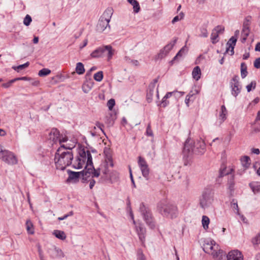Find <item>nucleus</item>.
I'll return each instance as SVG.
<instances>
[{
    "mask_svg": "<svg viewBox=\"0 0 260 260\" xmlns=\"http://www.w3.org/2000/svg\"><path fill=\"white\" fill-rule=\"evenodd\" d=\"M73 155L71 149L61 145L55 153L54 161L57 169L63 170L72 163Z\"/></svg>",
    "mask_w": 260,
    "mask_h": 260,
    "instance_id": "obj_1",
    "label": "nucleus"
},
{
    "mask_svg": "<svg viewBox=\"0 0 260 260\" xmlns=\"http://www.w3.org/2000/svg\"><path fill=\"white\" fill-rule=\"evenodd\" d=\"M92 156L88 150L84 149H80L79 156L73 162V167L76 169H80L84 167V170H90L92 168Z\"/></svg>",
    "mask_w": 260,
    "mask_h": 260,
    "instance_id": "obj_2",
    "label": "nucleus"
},
{
    "mask_svg": "<svg viewBox=\"0 0 260 260\" xmlns=\"http://www.w3.org/2000/svg\"><path fill=\"white\" fill-rule=\"evenodd\" d=\"M158 212L163 216L173 219L178 215L177 207L166 201L160 202L157 205Z\"/></svg>",
    "mask_w": 260,
    "mask_h": 260,
    "instance_id": "obj_3",
    "label": "nucleus"
},
{
    "mask_svg": "<svg viewBox=\"0 0 260 260\" xmlns=\"http://www.w3.org/2000/svg\"><path fill=\"white\" fill-rule=\"evenodd\" d=\"M205 252L210 254L216 260H221L225 255V252L221 249L219 245H203Z\"/></svg>",
    "mask_w": 260,
    "mask_h": 260,
    "instance_id": "obj_4",
    "label": "nucleus"
},
{
    "mask_svg": "<svg viewBox=\"0 0 260 260\" xmlns=\"http://www.w3.org/2000/svg\"><path fill=\"white\" fill-rule=\"evenodd\" d=\"M0 159L11 166L15 165L18 163V159L15 154L4 149L1 145H0Z\"/></svg>",
    "mask_w": 260,
    "mask_h": 260,
    "instance_id": "obj_5",
    "label": "nucleus"
},
{
    "mask_svg": "<svg viewBox=\"0 0 260 260\" xmlns=\"http://www.w3.org/2000/svg\"><path fill=\"white\" fill-rule=\"evenodd\" d=\"M214 201V193L211 190L206 189L200 198V205L204 209L209 208Z\"/></svg>",
    "mask_w": 260,
    "mask_h": 260,
    "instance_id": "obj_6",
    "label": "nucleus"
},
{
    "mask_svg": "<svg viewBox=\"0 0 260 260\" xmlns=\"http://www.w3.org/2000/svg\"><path fill=\"white\" fill-rule=\"evenodd\" d=\"M182 152L184 159V165L185 166L190 165V159H188L187 158L194 153V141L190 138H188L186 140Z\"/></svg>",
    "mask_w": 260,
    "mask_h": 260,
    "instance_id": "obj_7",
    "label": "nucleus"
},
{
    "mask_svg": "<svg viewBox=\"0 0 260 260\" xmlns=\"http://www.w3.org/2000/svg\"><path fill=\"white\" fill-rule=\"evenodd\" d=\"M49 139L50 141V143L52 142L51 145L53 146L54 145H57L59 144L61 145H64L62 144V143L67 142L68 140L66 136L60 135L59 131L56 128H53L51 129L49 133Z\"/></svg>",
    "mask_w": 260,
    "mask_h": 260,
    "instance_id": "obj_8",
    "label": "nucleus"
},
{
    "mask_svg": "<svg viewBox=\"0 0 260 260\" xmlns=\"http://www.w3.org/2000/svg\"><path fill=\"white\" fill-rule=\"evenodd\" d=\"M139 211L146 223L151 228H153L155 226V224L152 214L149 210L145 207L143 204H141L139 207Z\"/></svg>",
    "mask_w": 260,
    "mask_h": 260,
    "instance_id": "obj_9",
    "label": "nucleus"
},
{
    "mask_svg": "<svg viewBox=\"0 0 260 260\" xmlns=\"http://www.w3.org/2000/svg\"><path fill=\"white\" fill-rule=\"evenodd\" d=\"M138 164L143 176L148 179L150 170L146 161L144 158L139 156Z\"/></svg>",
    "mask_w": 260,
    "mask_h": 260,
    "instance_id": "obj_10",
    "label": "nucleus"
},
{
    "mask_svg": "<svg viewBox=\"0 0 260 260\" xmlns=\"http://www.w3.org/2000/svg\"><path fill=\"white\" fill-rule=\"evenodd\" d=\"M206 151V145L204 141L200 139L194 142V153L203 154Z\"/></svg>",
    "mask_w": 260,
    "mask_h": 260,
    "instance_id": "obj_11",
    "label": "nucleus"
},
{
    "mask_svg": "<svg viewBox=\"0 0 260 260\" xmlns=\"http://www.w3.org/2000/svg\"><path fill=\"white\" fill-rule=\"evenodd\" d=\"M231 87L232 95L236 97L241 92V87L240 86L238 76H235L233 78L231 82Z\"/></svg>",
    "mask_w": 260,
    "mask_h": 260,
    "instance_id": "obj_12",
    "label": "nucleus"
},
{
    "mask_svg": "<svg viewBox=\"0 0 260 260\" xmlns=\"http://www.w3.org/2000/svg\"><path fill=\"white\" fill-rule=\"evenodd\" d=\"M224 30V27L221 25L217 26L212 30L211 40L213 44H215L218 42V36L219 35L223 34Z\"/></svg>",
    "mask_w": 260,
    "mask_h": 260,
    "instance_id": "obj_13",
    "label": "nucleus"
},
{
    "mask_svg": "<svg viewBox=\"0 0 260 260\" xmlns=\"http://www.w3.org/2000/svg\"><path fill=\"white\" fill-rule=\"evenodd\" d=\"M48 253L53 258H61L64 257V253L62 250L53 245L49 248Z\"/></svg>",
    "mask_w": 260,
    "mask_h": 260,
    "instance_id": "obj_14",
    "label": "nucleus"
},
{
    "mask_svg": "<svg viewBox=\"0 0 260 260\" xmlns=\"http://www.w3.org/2000/svg\"><path fill=\"white\" fill-rule=\"evenodd\" d=\"M177 42V39H175L173 41L170 42L169 44L166 45L162 49H161L158 54V57L159 58L165 57L169 52L172 50L175 44Z\"/></svg>",
    "mask_w": 260,
    "mask_h": 260,
    "instance_id": "obj_15",
    "label": "nucleus"
},
{
    "mask_svg": "<svg viewBox=\"0 0 260 260\" xmlns=\"http://www.w3.org/2000/svg\"><path fill=\"white\" fill-rule=\"evenodd\" d=\"M226 257L227 260H243L242 253L238 250H231Z\"/></svg>",
    "mask_w": 260,
    "mask_h": 260,
    "instance_id": "obj_16",
    "label": "nucleus"
},
{
    "mask_svg": "<svg viewBox=\"0 0 260 260\" xmlns=\"http://www.w3.org/2000/svg\"><path fill=\"white\" fill-rule=\"evenodd\" d=\"M82 174V172H75L70 171L69 172V177L67 180L68 183H75L79 181L80 174Z\"/></svg>",
    "mask_w": 260,
    "mask_h": 260,
    "instance_id": "obj_17",
    "label": "nucleus"
},
{
    "mask_svg": "<svg viewBox=\"0 0 260 260\" xmlns=\"http://www.w3.org/2000/svg\"><path fill=\"white\" fill-rule=\"evenodd\" d=\"M136 230L138 235L140 241L142 243L145 242L146 230L143 225L139 224L136 226Z\"/></svg>",
    "mask_w": 260,
    "mask_h": 260,
    "instance_id": "obj_18",
    "label": "nucleus"
},
{
    "mask_svg": "<svg viewBox=\"0 0 260 260\" xmlns=\"http://www.w3.org/2000/svg\"><path fill=\"white\" fill-rule=\"evenodd\" d=\"M237 40V37H232L226 44V52H230L231 55L234 53V49Z\"/></svg>",
    "mask_w": 260,
    "mask_h": 260,
    "instance_id": "obj_19",
    "label": "nucleus"
},
{
    "mask_svg": "<svg viewBox=\"0 0 260 260\" xmlns=\"http://www.w3.org/2000/svg\"><path fill=\"white\" fill-rule=\"evenodd\" d=\"M101 49L103 50V56L107 52V60L108 61L110 60L114 54V50L112 46L111 45L103 46L101 47Z\"/></svg>",
    "mask_w": 260,
    "mask_h": 260,
    "instance_id": "obj_20",
    "label": "nucleus"
},
{
    "mask_svg": "<svg viewBox=\"0 0 260 260\" xmlns=\"http://www.w3.org/2000/svg\"><path fill=\"white\" fill-rule=\"evenodd\" d=\"M100 175V172L98 170H95L94 169L93 164L92 163V168L90 170H83L82 176L85 177H88L91 176L92 177H98Z\"/></svg>",
    "mask_w": 260,
    "mask_h": 260,
    "instance_id": "obj_21",
    "label": "nucleus"
},
{
    "mask_svg": "<svg viewBox=\"0 0 260 260\" xmlns=\"http://www.w3.org/2000/svg\"><path fill=\"white\" fill-rule=\"evenodd\" d=\"M109 23V21L100 18L96 26L97 30L99 32H102L106 29L108 27V29H109L110 25Z\"/></svg>",
    "mask_w": 260,
    "mask_h": 260,
    "instance_id": "obj_22",
    "label": "nucleus"
},
{
    "mask_svg": "<svg viewBox=\"0 0 260 260\" xmlns=\"http://www.w3.org/2000/svg\"><path fill=\"white\" fill-rule=\"evenodd\" d=\"M228 111L224 105L221 106L219 113L218 122L219 124L222 123L226 119Z\"/></svg>",
    "mask_w": 260,
    "mask_h": 260,
    "instance_id": "obj_23",
    "label": "nucleus"
},
{
    "mask_svg": "<svg viewBox=\"0 0 260 260\" xmlns=\"http://www.w3.org/2000/svg\"><path fill=\"white\" fill-rule=\"evenodd\" d=\"M113 12V9L112 8H108L104 11L100 18L110 22Z\"/></svg>",
    "mask_w": 260,
    "mask_h": 260,
    "instance_id": "obj_24",
    "label": "nucleus"
},
{
    "mask_svg": "<svg viewBox=\"0 0 260 260\" xmlns=\"http://www.w3.org/2000/svg\"><path fill=\"white\" fill-rule=\"evenodd\" d=\"M93 82L92 80L86 81L82 85V90L85 93L89 92L93 86Z\"/></svg>",
    "mask_w": 260,
    "mask_h": 260,
    "instance_id": "obj_25",
    "label": "nucleus"
},
{
    "mask_svg": "<svg viewBox=\"0 0 260 260\" xmlns=\"http://www.w3.org/2000/svg\"><path fill=\"white\" fill-rule=\"evenodd\" d=\"M249 186L254 194L260 193V182H254L249 184Z\"/></svg>",
    "mask_w": 260,
    "mask_h": 260,
    "instance_id": "obj_26",
    "label": "nucleus"
},
{
    "mask_svg": "<svg viewBox=\"0 0 260 260\" xmlns=\"http://www.w3.org/2000/svg\"><path fill=\"white\" fill-rule=\"evenodd\" d=\"M192 77L196 81H198L201 75V71L199 66H196L193 70L192 72Z\"/></svg>",
    "mask_w": 260,
    "mask_h": 260,
    "instance_id": "obj_27",
    "label": "nucleus"
},
{
    "mask_svg": "<svg viewBox=\"0 0 260 260\" xmlns=\"http://www.w3.org/2000/svg\"><path fill=\"white\" fill-rule=\"evenodd\" d=\"M90 56L92 58H100L103 57V50L101 49V47L98 48L94 50L91 54Z\"/></svg>",
    "mask_w": 260,
    "mask_h": 260,
    "instance_id": "obj_28",
    "label": "nucleus"
},
{
    "mask_svg": "<svg viewBox=\"0 0 260 260\" xmlns=\"http://www.w3.org/2000/svg\"><path fill=\"white\" fill-rule=\"evenodd\" d=\"M75 70L78 75L83 74L85 72V69L83 64L80 62L77 63Z\"/></svg>",
    "mask_w": 260,
    "mask_h": 260,
    "instance_id": "obj_29",
    "label": "nucleus"
},
{
    "mask_svg": "<svg viewBox=\"0 0 260 260\" xmlns=\"http://www.w3.org/2000/svg\"><path fill=\"white\" fill-rule=\"evenodd\" d=\"M210 219L206 215H203L202 218V224L204 230H206L209 228Z\"/></svg>",
    "mask_w": 260,
    "mask_h": 260,
    "instance_id": "obj_30",
    "label": "nucleus"
},
{
    "mask_svg": "<svg viewBox=\"0 0 260 260\" xmlns=\"http://www.w3.org/2000/svg\"><path fill=\"white\" fill-rule=\"evenodd\" d=\"M127 1L133 6L134 11L135 13H138L140 9L139 3L136 0Z\"/></svg>",
    "mask_w": 260,
    "mask_h": 260,
    "instance_id": "obj_31",
    "label": "nucleus"
},
{
    "mask_svg": "<svg viewBox=\"0 0 260 260\" xmlns=\"http://www.w3.org/2000/svg\"><path fill=\"white\" fill-rule=\"evenodd\" d=\"M241 161L243 166L245 168H247L250 165V158L249 156H244L241 158Z\"/></svg>",
    "mask_w": 260,
    "mask_h": 260,
    "instance_id": "obj_32",
    "label": "nucleus"
},
{
    "mask_svg": "<svg viewBox=\"0 0 260 260\" xmlns=\"http://www.w3.org/2000/svg\"><path fill=\"white\" fill-rule=\"evenodd\" d=\"M26 230L28 234H32L34 233V229L32 222L30 220H27L26 222Z\"/></svg>",
    "mask_w": 260,
    "mask_h": 260,
    "instance_id": "obj_33",
    "label": "nucleus"
},
{
    "mask_svg": "<svg viewBox=\"0 0 260 260\" xmlns=\"http://www.w3.org/2000/svg\"><path fill=\"white\" fill-rule=\"evenodd\" d=\"M247 75V67L245 63L241 64V75L242 78H244Z\"/></svg>",
    "mask_w": 260,
    "mask_h": 260,
    "instance_id": "obj_34",
    "label": "nucleus"
},
{
    "mask_svg": "<svg viewBox=\"0 0 260 260\" xmlns=\"http://www.w3.org/2000/svg\"><path fill=\"white\" fill-rule=\"evenodd\" d=\"M54 234L56 237L61 240L64 239L66 237L65 233L62 231L55 230L54 232Z\"/></svg>",
    "mask_w": 260,
    "mask_h": 260,
    "instance_id": "obj_35",
    "label": "nucleus"
},
{
    "mask_svg": "<svg viewBox=\"0 0 260 260\" xmlns=\"http://www.w3.org/2000/svg\"><path fill=\"white\" fill-rule=\"evenodd\" d=\"M105 162L106 163L107 166L108 167H113V162L112 160V158L111 156L109 154H106L105 157Z\"/></svg>",
    "mask_w": 260,
    "mask_h": 260,
    "instance_id": "obj_36",
    "label": "nucleus"
},
{
    "mask_svg": "<svg viewBox=\"0 0 260 260\" xmlns=\"http://www.w3.org/2000/svg\"><path fill=\"white\" fill-rule=\"evenodd\" d=\"M50 73L51 71L49 69L44 68L39 72L38 75L40 77H44L50 74Z\"/></svg>",
    "mask_w": 260,
    "mask_h": 260,
    "instance_id": "obj_37",
    "label": "nucleus"
},
{
    "mask_svg": "<svg viewBox=\"0 0 260 260\" xmlns=\"http://www.w3.org/2000/svg\"><path fill=\"white\" fill-rule=\"evenodd\" d=\"M94 79L98 82H100L103 78V74L102 71L96 73L93 76Z\"/></svg>",
    "mask_w": 260,
    "mask_h": 260,
    "instance_id": "obj_38",
    "label": "nucleus"
},
{
    "mask_svg": "<svg viewBox=\"0 0 260 260\" xmlns=\"http://www.w3.org/2000/svg\"><path fill=\"white\" fill-rule=\"evenodd\" d=\"M29 64V63L28 62H27L25 63L24 64L19 65L17 67H13L12 68L14 70H15V71L19 72L20 70H22L28 67Z\"/></svg>",
    "mask_w": 260,
    "mask_h": 260,
    "instance_id": "obj_39",
    "label": "nucleus"
},
{
    "mask_svg": "<svg viewBox=\"0 0 260 260\" xmlns=\"http://www.w3.org/2000/svg\"><path fill=\"white\" fill-rule=\"evenodd\" d=\"M250 32V30L249 27L247 25H244L242 31V36H245V37H247L249 35Z\"/></svg>",
    "mask_w": 260,
    "mask_h": 260,
    "instance_id": "obj_40",
    "label": "nucleus"
},
{
    "mask_svg": "<svg viewBox=\"0 0 260 260\" xmlns=\"http://www.w3.org/2000/svg\"><path fill=\"white\" fill-rule=\"evenodd\" d=\"M184 13L183 12H181L177 16H176L172 20V23H175V22L182 20L184 18Z\"/></svg>",
    "mask_w": 260,
    "mask_h": 260,
    "instance_id": "obj_41",
    "label": "nucleus"
},
{
    "mask_svg": "<svg viewBox=\"0 0 260 260\" xmlns=\"http://www.w3.org/2000/svg\"><path fill=\"white\" fill-rule=\"evenodd\" d=\"M178 93L180 94V96H182L184 93V92H177V91H173V92H169L167 93V94L164 96V99H168L170 96H171L172 95H175L176 93Z\"/></svg>",
    "mask_w": 260,
    "mask_h": 260,
    "instance_id": "obj_42",
    "label": "nucleus"
},
{
    "mask_svg": "<svg viewBox=\"0 0 260 260\" xmlns=\"http://www.w3.org/2000/svg\"><path fill=\"white\" fill-rule=\"evenodd\" d=\"M137 260H147L146 256L140 249L138 250Z\"/></svg>",
    "mask_w": 260,
    "mask_h": 260,
    "instance_id": "obj_43",
    "label": "nucleus"
},
{
    "mask_svg": "<svg viewBox=\"0 0 260 260\" xmlns=\"http://www.w3.org/2000/svg\"><path fill=\"white\" fill-rule=\"evenodd\" d=\"M187 48L185 46L183 47L176 54V55L174 57V59L181 57L182 56L183 54L187 52Z\"/></svg>",
    "mask_w": 260,
    "mask_h": 260,
    "instance_id": "obj_44",
    "label": "nucleus"
},
{
    "mask_svg": "<svg viewBox=\"0 0 260 260\" xmlns=\"http://www.w3.org/2000/svg\"><path fill=\"white\" fill-rule=\"evenodd\" d=\"M32 21L31 17L29 15H26L23 20V24L26 26H28Z\"/></svg>",
    "mask_w": 260,
    "mask_h": 260,
    "instance_id": "obj_45",
    "label": "nucleus"
},
{
    "mask_svg": "<svg viewBox=\"0 0 260 260\" xmlns=\"http://www.w3.org/2000/svg\"><path fill=\"white\" fill-rule=\"evenodd\" d=\"M256 87V82L255 81H252L249 84L246 86V89L248 92H250L252 89H255Z\"/></svg>",
    "mask_w": 260,
    "mask_h": 260,
    "instance_id": "obj_46",
    "label": "nucleus"
},
{
    "mask_svg": "<svg viewBox=\"0 0 260 260\" xmlns=\"http://www.w3.org/2000/svg\"><path fill=\"white\" fill-rule=\"evenodd\" d=\"M115 104V100L113 99L109 100L107 102V106L110 110H112Z\"/></svg>",
    "mask_w": 260,
    "mask_h": 260,
    "instance_id": "obj_47",
    "label": "nucleus"
},
{
    "mask_svg": "<svg viewBox=\"0 0 260 260\" xmlns=\"http://www.w3.org/2000/svg\"><path fill=\"white\" fill-rule=\"evenodd\" d=\"M157 82V80H154V83H152L151 85L149 86V88H150L152 87V89H150L149 92L147 93V97L151 95V96L153 95L154 89L155 88V83Z\"/></svg>",
    "mask_w": 260,
    "mask_h": 260,
    "instance_id": "obj_48",
    "label": "nucleus"
},
{
    "mask_svg": "<svg viewBox=\"0 0 260 260\" xmlns=\"http://www.w3.org/2000/svg\"><path fill=\"white\" fill-rule=\"evenodd\" d=\"M146 134L147 136L153 137V134L152 129H151L150 124H149L147 127Z\"/></svg>",
    "mask_w": 260,
    "mask_h": 260,
    "instance_id": "obj_49",
    "label": "nucleus"
},
{
    "mask_svg": "<svg viewBox=\"0 0 260 260\" xmlns=\"http://www.w3.org/2000/svg\"><path fill=\"white\" fill-rule=\"evenodd\" d=\"M253 244L260 243V232L252 239Z\"/></svg>",
    "mask_w": 260,
    "mask_h": 260,
    "instance_id": "obj_50",
    "label": "nucleus"
},
{
    "mask_svg": "<svg viewBox=\"0 0 260 260\" xmlns=\"http://www.w3.org/2000/svg\"><path fill=\"white\" fill-rule=\"evenodd\" d=\"M14 82H15V79L9 81L7 83H3L2 86V87L6 88H9V87H10L11 86L12 84Z\"/></svg>",
    "mask_w": 260,
    "mask_h": 260,
    "instance_id": "obj_51",
    "label": "nucleus"
},
{
    "mask_svg": "<svg viewBox=\"0 0 260 260\" xmlns=\"http://www.w3.org/2000/svg\"><path fill=\"white\" fill-rule=\"evenodd\" d=\"M95 125L96 126H94V129H96V127H97L98 128H99L102 132V133L105 134V132L103 129V128L104 127V125L102 123H101L100 122H97L95 124Z\"/></svg>",
    "mask_w": 260,
    "mask_h": 260,
    "instance_id": "obj_52",
    "label": "nucleus"
},
{
    "mask_svg": "<svg viewBox=\"0 0 260 260\" xmlns=\"http://www.w3.org/2000/svg\"><path fill=\"white\" fill-rule=\"evenodd\" d=\"M208 36V32L206 28H203L201 30L200 36L202 37L206 38Z\"/></svg>",
    "mask_w": 260,
    "mask_h": 260,
    "instance_id": "obj_53",
    "label": "nucleus"
},
{
    "mask_svg": "<svg viewBox=\"0 0 260 260\" xmlns=\"http://www.w3.org/2000/svg\"><path fill=\"white\" fill-rule=\"evenodd\" d=\"M254 67L256 69L260 68V57L256 58L254 62Z\"/></svg>",
    "mask_w": 260,
    "mask_h": 260,
    "instance_id": "obj_54",
    "label": "nucleus"
},
{
    "mask_svg": "<svg viewBox=\"0 0 260 260\" xmlns=\"http://www.w3.org/2000/svg\"><path fill=\"white\" fill-rule=\"evenodd\" d=\"M232 207L233 209H235L236 210V212H235L238 215H240V213H239V208H238V204L237 203H233L232 205Z\"/></svg>",
    "mask_w": 260,
    "mask_h": 260,
    "instance_id": "obj_55",
    "label": "nucleus"
},
{
    "mask_svg": "<svg viewBox=\"0 0 260 260\" xmlns=\"http://www.w3.org/2000/svg\"><path fill=\"white\" fill-rule=\"evenodd\" d=\"M192 96V94H188L186 96V98H185V103L186 104V105H187V107H189V101H190V97H191Z\"/></svg>",
    "mask_w": 260,
    "mask_h": 260,
    "instance_id": "obj_56",
    "label": "nucleus"
},
{
    "mask_svg": "<svg viewBox=\"0 0 260 260\" xmlns=\"http://www.w3.org/2000/svg\"><path fill=\"white\" fill-rule=\"evenodd\" d=\"M167 99H164V97L162 99L161 105L162 107H165L168 105L169 102L167 100Z\"/></svg>",
    "mask_w": 260,
    "mask_h": 260,
    "instance_id": "obj_57",
    "label": "nucleus"
},
{
    "mask_svg": "<svg viewBox=\"0 0 260 260\" xmlns=\"http://www.w3.org/2000/svg\"><path fill=\"white\" fill-rule=\"evenodd\" d=\"M229 176L231 177L230 181H229V183L230 184L229 188L231 189L232 187L234 184V183H233V175L232 174H230L229 175Z\"/></svg>",
    "mask_w": 260,
    "mask_h": 260,
    "instance_id": "obj_58",
    "label": "nucleus"
},
{
    "mask_svg": "<svg viewBox=\"0 0 260 260\" xmlns=\"http://www.w3.org/2000/svg\"><path fill=\"white\" fill-rule=\"evenodd\" d=\"M229 174L228 172H225V169H224L223 170H221L219 172V177H221L225 175Z\"/></svg>",
    "mask_w": 260,
    "mask_h": 260,
    "instance_id": "obj_59",
    "label": "nucleus"
},
{
    "mask_svg": "<svg viewBox=\"0 0 260 260\" xmlns=\"http://www.w3.org/2000/svg\"><path fill=\"white\" fill-rule=\"evenodd\" d=\"M251 151L253 153L258 155L260 153V151L258 148H252Z\"/></svg>",
    "mask_w": 260,
    "mask_h": 260,
    "instance_id": "obj_60",
    "label": "nucleus"
},
{
    "mask_svg": "<svg viewBox=\"0 0 260 260\" xmlns=\"http://www.w3.org/2000/svg\"><path fill=\"white\" fill-rule=\"evenodd\" d=\"M15 81H18V80H28L29 79L27 78V77H19V78H15Z\"/></svg>",
    "mask_w": 260,
    "mask_h": 260,
    "instance_id": "obj_61",
    "label": "nucleus"
},
{
    "mask_svg": "<svg viewBox=\"0 0 260 260\" xmlns=\"http://www.w3.org/2000/svg\"><path fill=\"white\" fill-rule=\"evenodd\" d=\"M95 181L94 180L91 179L90 180L89 187L90 189H92L93 188V187L95 185Z\"/></svg>",
    "mask_w": 260,
    "mask_h": 260,
    "instance_id": "obj_62",
    "label": "nucleus"
},
{
    "mask_svg": "<svg viewBox=\"0 0 260 260\" xmlns=\"http://www.w3.org/2000/svg\"><path fill=\"white\" fill-rule=\"evenodd\" d=\"M38 251H39V255H40V257L41 260H44V259L43 258V255H42V251L41 250V248H40V246H38Z\"/></svg>",
    "mask_w": 260,
    "mask_h": 260,
    "instance_id": "obj_63",
    "label": "nucleus"
},
{
    "mask_svg": "<svg viewBox=\"0 0 260 260\" xmlns=\"http://www.w3.org/2000/svg\"><path fill=\"white\" fill-rule=\"evenodd\" d=\"M255 50L256 51H259L260 52V42L257 43L256 44L255 47Z\"/></svg>",
    "mask_w": 260,
    "mask_h": 260,
    "instance_id": "obj_64",
    "label": "nucleus"
}]
</instances>
